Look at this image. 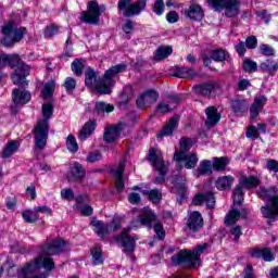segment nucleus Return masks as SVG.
<instances>
[{"label":"nucleus","mask_w":278,"mask_h":278,"mask_svg":"<svg viewBox=\"0 0 278 278\" xmlns=\"http://www.w3.org/2000/svg\"><path fill=\"white\" fill-rule=\"evenodd\" d=\"M66 250V242L62 239H48L41 251L39 256L28 263L20 273L21 278H47V275L41 274L39 277H36V270L39 268H45L46 270H53L55 264L51 258V255H58V253H62V251Z\"/></svg>","instance_id":"f257e3e1"},{"label":"nucleus","mask_w":278,"mask_h":278,"mask_svg":"<svg viewBox=\"0 0 278 278\" xmlns=\"http://www.w3.org/2000/svg\"><path fill=\"white\" fill-rule=\"evenodd\" d=\"M127 66L119 64L111 67L104 73L103 78L99 77V73L92 68H87L85 72V84L90 90H97L99 94H111L114 88V78L118 77V73H123Z\"/></svg>","instance_id":"f03ea898"},{"label":"nucleus","mask_w":278,"mask_h":278,"mask_svg":"<svg viewBox=\"0 0 278 278\" xmlns=\"http://www.w3.org/2000/svg\"><path fill=\"white\" fill-rule=\"evenodd\" d=\"M8 65L14 68V73L12 75L13 84L15 86H22V88H25V86H27V80L25 77H27V75H29V71H31L29 65L21 61V58L17 54L0 55V68H3V66Z\"/></svg>","instance_id":"7ed1b4c3"},{"label":"nucleus","mask_w":278,"mask_h":278,"mask_svg":"<svg viewBox=\"0 0 278 278\" xmlns=\"http://www.w3.org/2000/svg\"><path fill=\"white\" fill-rule=\"evenodd\" d=\"M42 115L46 119H39L35 126V147L43 149L47 147V139L49 138V118L53 116V104L47 102L42 105Z\"/></svg>","instance_id":"20e7f679"},{"label":"nucleus","mask_w":278,"mask_h":278,"mask_svg":"<svg viewBox=\"0 0 278 278\" xmlns=\"http://www.w3.org/2000/svg\"><path fill=\"white\" fill-rule=\"evenodd\" d=\"M257 194L260 199L267 201L266 205L261 207L263 216L269 220H275V218L278 216L277 188L274 187L270 190H266L264 187H261Z\"/></svg>","instance_id":"39448f33"},{"label":"nucleus","mask_w":278,"mask_h":278,"mask_svg":"<svg viewBox=\"0 0 278 278\" xmlns=\"http://www.w3.org/2000/svg\"><path fill=\"white\" fill-rule=\"evenodd\" d=\"M207 249V244L198 245L192 251L181 250L172 257L173 264H186L189 268L197 269L201 266V254Z\"/></svg>","instance_id":"423d86ee"},{"label":"nucleus","mask_w":278,"mask_h":278,"mask_svg":"<svg viewBox=\"0 0 278 278\" xmlns=\"http://www.w3.org/2000/svg\"><path fill=\"white\" fill-rule=\"evenodd\" d=\"M3 38L1 40L4 47H12L15 42H21L25 36V28L16 27L14 21H10L4 26H2Z\"/></svg>","instance_id":"0eeeda50"},{"label":"nucleus","mask_w":278,"mask_h":278,"mask_svg":"<svg viewBox=\"0 0 278 278\" xmlns=\"http://www.w3.org/2000/svg\"><path fill=\"white\" fill-rule=\"evenodd\" d=\"M260 186V179L255 176H242L239 178V185L235 188L232 192V199L235 205H240L244 201V192L242 188L251 190L252 188H257Z\"/></svg>","instance_id":"6e6552de"},{"label":"nucleus","mask_w":278,"mask_h":278,"mask_svg":"<svg viewBox=\"0 0 278 278\" xmlns=\"http://www.w3.org/2000/svg\"><path fill=\"white\" fill-rule=\"evenodd\" d=\"M122 222L123 219H121V217L115 216L109 224H105L99 219H94L91 222V226L94 233H97L100 238H105L108 233H115V231H118V229H121Z\"/></svg>","instance_id":"1a4fd4ad"},{"label":"nucleus","mask_w":278,"mask_h":278,"mask_svg":"<svg viewBox=\"0 0 278 278\" xmlns=\"http://www.w3.org/2000/svg\"><path fill=\"white\" fill-rule=\"evenodd\" d=\"M148 157L153 168H155V170H157L160 175V177L155 179V184H162V181H164V175H166V164H164L162 151L159 149L152 148L150 149Z\"/></svg>","instance_id":"9d476101"},{"label":"nucleus","mask_w":278,"mask_h":278,"mask_svg":"<svg viewBox=\"0 0 278 278\" xmlns=\"http://www.w3.org/2000/svg\"><path fill=\"white\" fill-rule=\"evenodd\" d=\"M208 5H212L216 12L226 10V16H237L240 3L238 0H207Z\"/></svg>","instance_id":"9b49d317"},{"label":"nucleus","mask_w":278,"mask_h":278,"mask_svg":"<svg viewBox=\"0 0 278 278\" xmlns=\"http://www.w3.org/2000/svg\"><path fill=\"white\" fill-rule=\"evenodd\" d=\"M146 8V0H139L137 3H134L132 0H119L118 2V10L124 16H136Z\"/></svg>","instance_id":"f8f14e48"},{"label":"nucleus","mask_w":278,"mask_h":278,"mask_svg":"<svg viewBox=\"0 0 278 278\" xmlns=\"http://www.w3.org/2000/svg\"><path fill=\"white\" fill-rule=\"evenodd\" d=\"M99 16H101V9L99 3L90 1L87 7V12H83V23H89V25H97L99 23Z\"/></svg>","instance_id":"ddd939ff"},{"label":"nucleus","mask_w":278,"mask_h":278,"mask_svg":"<svg viewBox=\"0 0 278 278\" xmlns=\"http://www.w3.org/2000/svg\"><path fill=\"white\" fill-rule=\"evenodd\" d=\"M174 160L181 166L184 164L185 168L190 170L199 164V156L197 154H188L184 151H176L174 154Z\"/></svg>","instance_id":"4468645a"},{"label":"nucleus","mask_w":278,"mask_h":278,"mask_svg":"<svg viewBox=\"0 0 278 278\" xmlns=\"http://www.w3.org/2000/svg\"><path fill=\"white\" fill-rule=\"evenodd\" d=\"M129 231H131V227L124 228L122 233L116 237L117 242L122 244L125 253H132L136 247V241L129 237Z\"/></svg>","instance_id":"2eb2a0df"},{"label":"nucleus","mask_w":278,"mask_h":278,"mask_svg":"<svg viewBox=\"0 0 278 278\" xmlns=\"http://www.w3.org/2000/svg\"><path fill=\"white\" fill-rule=\"evenodd\" d=\"M136 121H138V115L131 112L126 116V123H121L115 126V129L119 138H124V136H127L131 131V125H134Z\"/></svg>","instance_id":"dca6fc26"},{"label":"nucleus","mask_w":278,"mask_h":278,"mask_svg":"<svg viewBox=\"0 0 278 278\" xmlns=\"http://www.w3.org/2000/svg\"><path fill=\"white\" fill-rule=\"evenodd\" d=\"M14 105H25L31 101V93L27 90L14 89L12 92Z\"/></svg>","instance_id":"f3484780"},{"label":"nucleus","mask_w":278,"mask_h":278,"mask_svg":"<svg viewBox=\"0 0 278 278\" xmlns=\"http://www.w3.org/2000/svg\"><path fill=\"white\" fill-rule=\"evenodd\" d=\"M193 205H203L206 204L207 207L212 208L216 204V198L214 193H199L193 198Z\"/></svg>","instance_id":"a211bd4d"},{"label":"nucleus","mask_w":278,"mask_h":278,"mask_svg":"<svg viewBox=\"0 0 278 278\" xmlns=\"http://www.w3.org/2000/svg\"><path fill=\"white\" fill-rule=\"evenodd\" d=\"M123 173H125V161H122L119 165L112 169V174L115 177V188L121 192L125 188V182L123 181Z\"/></svg>","instance_id":"6ab92c4d"},{"label":"nucleus","mask_w":278,"mask_h":278,"mask_svg":"<svg viewBox=\"0 0 278 278\" xmlns=\"http://www.w3.org/2000/svg\"><path fill=\"white\" fill-rule=\"evenodd\" d=\"M187 225L191 231H199V229L203 227V217L201 216V213L197 211L190 213Z\"/></svg>","instance_id":"aec40b11"},{"label":"nucleus","mask_w":278,"mask_h":278,"mask_svg":"<svg viewBox=\"0 0 278 278\" xmlns=\"http://www.w3.org/2000/svg\"><path fill=\"white\" fill-rule=\"evenodd\" d=\"M266 97L260 96L254 99L253 104L250 108V116L251 118H257L260 116V112L262 111V108L266 105Z\"/></svg>","instance_id":"412c9836"},{"label":"nucleus","mask_w":278,"mask_h":278,"mask_svg":"<svg viewBox=\"0 0 278 278\" xmlns=\"http://www.w3.org/2000/svg\"><path fill=\"white\" fill-rule=\"evenodd\" d=\"M251 255L252 257H262L265 262H273L275 260V254L268 248H265V249L253 248L251 250Z\"/></svg>","instance_id":"4be33fe9"},{"label":"nucleus","mask_w":278,"mask_h":278,"mask_svg":"<svg viewBox=\"0 0 278 278\" xmlns=\"http://www.w3.org/2000/svg\"><path fill=\"white\" fill-rule=\"evenodd\" d=\"M187 16L190 21H203L205 13L203 12V8L199 4H191L187 11Z\"/></svg>","instance_id":"5701e85b"},{"label":"nucleus","mask_w":278,"mask_h":278,"mask_svg":"<svg viewBox=\"0 0 278 278\" xmlns=\"http://www.w3.org/2000/svg\"><path fill=\"white\" fill-rule=\"evenodd\" d=\"M205 114L207 116V119L205 122L206 127H214L217 123L220 121V114H218V111L214 106H208L205 110Z\"/></svg>","instance_id":"b1692460"},{"label":"nucleus","mask_w":278,"mask_h":278,"mask_svg":"<svg viewBox=\"0 0 278 278\" xmlns=\"http://www.w3.org/2000/svg\"><path fill=\"white\" fill-rule=\"evenodd\" d=\"M233 181H236V178L231 175L222 176L216 180L215 186L217 190H231Z\"/></svg>","instance_id":"393cba45"},{"label":"nucleus","mask_w":278,"mask_h":278,"mask_svg":"<svg viewBox=\"0 0 278 278\" xmlns=\"http://www.w3.org/2000/svg\"><path fill=\"white\" fill-rule=\"evenodd\" d=\"M94 129H97V122L94 121L87 122L80 129L78 139L87 140V138H90V136H92V132L94 131Z\"/></svg>","instance_id":"a878e982"},{"label":"nucleus","mask_w":278,"mask_h":278,"mask_svg":"<svg viewBox=\"0 0 278 278\" xmlns=\"http://www.w3.org/2000/svg\"><path fill=\"white\" fill-rule=\"evenodd\" d=\"M179 125L178 117H172L167 125L161 130V134L157 135V138H164V136H170L175 129H177Z\"/></svg>","instance_id":"bb28decb"},{"label":"nucleus","mask_w":278,"mask_h":278,"mask_svg":"<svg viewBox=\"0 0 278 278\" xmlns=\"http://www.w3.org/2000/svg\"><path fill=\"white\" fill-rule=\"evenodd\" d=\"M18 147H21V143L16 140L9 141L2 151V157L8 159L12 157L16 151H18Z\"/></svg>","instance_id":"cd10ccee"},{"label":"nucleus","mask_w":278,"mask_h":278,"mask_svg":"<svg viewBox=\"0 0 278 278\" xmlns=\"http://www.w3.org/2000/svg\"><path fill=\"white\" fill-rule=\"evenodd\" d=\"M138 220L141 225H146L149 227L152 220H155V214L151 208L144 207L142 213L139 215Z\"/></svg>","instance_id":"c85d7f7f"},{"label":"nucleus","mask_w":278,"mask_h":278,"mask_svg":"<svg viewBox=\"0 0 278 278\" xmlns=\"http://www.w3.org/2000/svg\"><path fill=\"white\" fill-rule=\"evenodd\" d=\"M194 177L201 175H212V161H202L200 167L193 172Z\"/></svg>","instance_id":"c756f323"},{"label":"nucleus","mask_w":278,"mask_h":278,"mask_svg":"<svg viewBox=\"0 0 278 278\" xmlns=\"http://www.w3.org/2000/svg\"><path fill=\"white\" fill-rule=\"evenodd\" d=\"M172 54H173V47L163 46L156 50L154 54V60H156V62H160L162 60H166V58H168V55H172Z\"/></svg>","instance_id":"7c9ffc66"},{"label":"nucleus","mask_w":278,"mask_h":278,"mask_svg":"<svg viewBox=\"0 0 278 278\" xmlns=\"http://www.w3.org/2000/svg\"><path fill=\"white\" fill-rule=\"evenodd\" d=\"M53 92H55V81L50 80L43 85L41 97L42 99H51V97H53Z\"/></svg>","instance_id":"2f4dec72"},{"label":"nucleus","mask_w":278,"mask_h":278,"mask_svg":"<svg viewBox=\"0 0 278 278\" xmlns=\"http://www.w3.org/2000/svg\"><path fill=\"white\" fill-rule=\"evenodd\" d=\"M194 75H197L194 73V70L189 68V67H175L174 68V77L186 78V77H194Z\"/></svg>","instance_id":"473e14b6"},{"label":"nucleus","mask_w":278,"mask_h":278,"mask_svg":"<svg viewBox=\"0 0 278 278\" xmlns=\"http://www.w3.org/2000/svg\"><path fill=\"white\" fill-rule=\"evenodd\" d=\"M119 135L118 131L116 130L115 126H110L109 128L105 129L104 131V140L106 142H114V140H118Z\"/></svg>","instance_id":"72a5a7b5"},{"label":"nucleus","mask_w":278,"mask_h":278,"mask_svg":"<svg viewBox=\"0 0 278 278\" xmlns=\"http://www.w3.org/2000/svg\"><path fill=\"white\" fill-rule=\"evenodd\" d=\"M241 213L236 208H231L230 212L226 215L225 225H235L240 220Z\"/></svg>","instance_id":"f704fd0d"},{"label":"nucleus","mask_w":278,"mask_h":278,"mask_svg":"<svg viewBox=\"0 0 278 278\" xmlns=\"http://www.w3.org/2000/svg\"><path fill=\"white\" fill-rule=\"evenodd\" d=\"M261 70L269 73V75H275L276 71H278V64L275 61L267 60L261 64Z\"/></svg>","instance_id":"c9c22d12"},{"label":"nucleus","mask_w":278,"mask_h":278,"mask_svg":"<svg viewBox=\"0 0 278 278\" xmlns=\"http://www.w3.org/2000/svg\"><path fill=\"white\" fill-rule=\"evenodd\" d=\"M214 83L203 84L195 87V92L197 94L207 97L208 94H212V90H214Z\"/></svg>","instance_id":"e433bc0d"},{"label":"nucleus","mask_w":278,"mask_h":278,"mask_svg":"<svg viewBox=\"0 0 278 278\" xmlns=\"http://www.w3.org/2000/svg\"><path fill=\"white\" fill-rule=\"evenodd\" d=\"M96 112L98 114H110V112H114V105L105 102H97Z\"/></svg>","instance_id":"4c0bfd02"},{"label":"nucleus","mask_w":278,"mask_h":278,"mask_svg":"<svg viewBox=\"0 0 278 278\" xmlns=\"http://www.w3.org/2000/svg\"><path fill=\"white\" fill-rule=\"evenodd\" d=\"M248 105L247 100H233L231 102V110L235 114H238L240 112H244Z\"/></svg>","instance_id":"58836bf2"},{"label":"nucleus","mask_w":278,"mask_h":278,"mask_svg":"<svg viewBox=\"0 0 278 278\" xmlns=\"http://www.w3.org/2000/svg\"><path fill=\"white\" fill-rule=\"evenodd\" d=\"M66 147L70 153H77L79 151V144H77V139H75V136L73 135L67 136Z\"/></svg>","instance_id":"ea45409f"},{"label":"nucleus","mask_w":278,"mask_h":278,"mask_svg":"<svg viewBox=\"0 0 278 278\" xmlns=\"http://www.w3.org/2000/svg\"><path fill=\"white\" fill-rule=\"evenodd\" d=\"M92 263L94 266L103 264V255L101 248H93L91 250Z\"/></svg>","instance_id":"a19ab883"},{"label":"nucleus","mask_w":278,"mask_h":278,"mask_svg":"<svg viewBox=\"0 0 278 278\" xmlns=\"http://www.w3.org/2000/svg\"><path fill=\"white\" fill-rule=\"evenodd\" d=\"M24 220L26 223H36L38 220V213L36 212V207L34 210H26L22 214Z\"/></svg>","instance_id":"79ce46f5"},{"label":"nucleus","mask_w":278,"mask_h":278,"mask_svg":"<svg viewBox=\"0 0 278 278\" xmlns=\"http://www.w3.org/2000/svg\"><path fill=\"white\" fill-rule=\"evenodd\" d=\"M142 194H147L152 203H160V201H162V192L157 189L142 191Z\"/></svg>","instance_id":"37998d69"},{"label":"nucleus","mask_w":278,"mask_h":278,"mask_svg":"<svg viewBox=\"0 0 278 278\" xmlns=\"http://www.w3.org/2000/svg\"><path fill=\"white\" fill-rule=\"evenodd\" d=\"M71 173L74 179H81L84 175H86V172H84V167L79 163H75L71 167Z\"/></svg>","instance_id":"c03bdc74"},{"label":"nucleus","mask_w":278,"mask_h":278,"mask_svg":"<svg viewBox=\"0 0 278 278\" xmlns=\"http://www.w3.org/2000/svg\"><path fill=\"white\" fill-rule=\"evenodd\" d=\"M174 192H177L180 197H182L179 201H184V197H186V182L179 181V179L176 180L173 188Z\"/></svg>","instance_id":"a18cd8bd"},{"label":"nucleus","mask_w":278,"mask_h":278,"mask_svg":"<svg viewBox=\"0 0 278 278\" xmlns=\"http://www.w3.org/2000/svg\"><path fill=\"white\" fill-rule=\"evenodd\" d=\"M157 92L153 90H148L143 93V98L146 99V102H148V105H153L159 99Z\"/></svg>","instance_id":"49530a36"},{"label":"nucleus","mask_w":278,"mask_h":278,"mask_svg":"<svg viewBox=\"0 0 278 278\" xmlns=\"http://www.w3.org/2000/svg\"><path fill=\"white\" fill-rule=\"evenodd\" d=\"M243 71H245V73H255L257 71V63L252 60L245 59L243 61Z\"/></svg>","instance_id":"de8ad7c7"},{"label":"nucleus","mask_w":278,"mask_h":278,"mask_svg":"<svg viewBox=\"0 0 278 278\" xmlns=\"http://www.w3.org/2000/svg\"><path fill=\"white\" fill-rule=\"evenodd\" d=\"M227 164H229V160L225 157L215 159L213 162V168H215V170H223Z\"/></svg>","instance_id":"09e8293b"},{"label":"nucleus","mask_w":278,"mask_h":278,"mask_svg":"<svg viewBox=\"0 0 278 278\" xmlns=\"http://www.w3.org/2000/svg\"><path fill=\"white\" fill-rule=\"evenodd\" d=\"M60 27L56 25L52 24L46 27L45 29V38H53V36H56L59 34Z\"/></svg>","instance_id":"8fccbe9b"},{"label":"nucleus","mask_w":278,"mask_h":278,"mask_svg":"<svg viewBox=\"0 0 278 278\" xmlns=\"http://www.w3.org/2000/svg\"><path fill=\"white\" fill-rule=\"evenodd\" d=\"M211 58L215 61V62H223L225 61V59L227 58V52L225 50H214L212 52Z\"/></svg>","instance_id":"3c124183"},{"label":"nucleus","mask_w":278,"mask_h":278,"mask_svg":"<svg viewBox=\"0 0 278 278\" xmlns=\"http://www.w3.org/2000/svg\"><path fill=\"white\" fill-rule=\"evenodd\" d=\"M66 92H73L75 88L77 87V80L73 77H67L64 83Z\"/></svg>","instance_id":"603ef678"},{"label":"nucleus","mask_w":278,"mask_h":278,"mask_svg":"<svg viewBox=\"0 0 278 278\" xmlns=\"http://www.w3.org/2000/svg\"><path fill=\"white\" fill-rule=\"evenodd\" d=\"M72 71L74 74H76L78 77L84 73V63L80 61H74L72 63Z\"/></svg>","instance_id":"864d4df0"},{"label":"nucleus","mask_w":278,"mask_h":278,"mask_svg":"<svg viewBox=\"0 0 278 278\" xmlns=\"http://www.w3.org/2000/svg\"><path fill=\"white\" fill-rule=\"evenodd\" d=\"M247 138L257 140L260 138V130L255 126H250L247 130Z\"/></svg>","instance_id":"5fc2aeb1"},{"label":"nucleus","mask_w":278,"mask_h":278,"mask_svg":"<svg viewBox=\"0 0 278 278\" xmlns=\"http://www.w3.org/2000/svg\"><path fill=\"white\" fill-rule=\"evenodd\" d=\"M153 12H155L157 16H162L164 14V0H156L154 2Z\"/></svg>","instance_id":"6e6d98bb"},{"label":"nucleus","mask_w":278,"mask_h":278,"mask_svg":"<svg viewBox=\"0 0 278 278\" xmlns=\"http://www.w3.org/2000/svg\"><path fill=\"white\" fill-rule=\"evenodd\" d=\"M193 142H192V139L190 138H182L180 140V147H181V150L184 153H186V151H190V147H192Z\"/></svg>","instance_id":"4d7b16f0"},{"label":"nucleus","mask_w":278,"mask_h":278,"mask_svg":"<svg viewBox=\"0 0 278 278\" xmlns=\"http://www.w3.org/2000/svg\"><path fill=\"white\" fill-rule=\"evenodd\" d=\"M61 199H65V201H73V199H75V193L73 192V189H62Z\"/></svg>","instance_id":"13d9d810"},{"label":"nucleus","mask_w":278,"mask_h":278,"mask_svg":"<svg viewBox=\"0 0 278 278\" xmlns=\"http://www.w3.org/2000/svg\"><path fill=\"white\" fill-rule=\"evenodd\" d=\"M260 51L263 55H275V49L268 45H261Z\"/></svg>","instance_id":"bf43d9fd"},{"label":"nucleus","mask_w":278,"mask_h":278,"mask_svg":"<svg viewBox=\"0 0 278 278\" xmlns=\"http://www.w3.org/2000/svg\"><path fill=\"white\" fill-rule=\"evenodd\" d=\"M35 212L37 214H47V216H51V214H53V211L51 210V207L47 205L35 206Z\"/></svg>","instance_id":"052dcab7"},{"label":"nucleus","mask_w":278,"mask_h":278,"mask_svg":"<svg viewBox=\"0 0 278 278\" xmlns=\"http://www.w3.org/2000/svg\"><path fill=\"white\" fill-rule=\"evenodd\" d=\"M230 236H233L235 240H239L240 236H242V227L240 226H232L229 230Z\"/></svg>","instance_id":"680f3d73"},{"label":"nucleus","mask_w":278,"mask_h":278,"mask_svg":"<svg viewBox=\"0 0 278 278\" xmlns=\"http://www.w3.org/2000/svg\"><path fill=\"white\" fill-rule=\"evenodd\" d=\"M173 110V108H170L169 104L167 103H160L156 108V112H160V114H168V112H170Z\"/></svg>","instance_id":"e2e57ef3"},{"label":"nucleus","mask_w":278,"mask_h":278,"mask_svg":"<svg viewBox=\"0 0 278 278\" xmlns=\"http://www.w3.org/2000/svg\"><path fill=\"white\" fill-rule=\"evenodd\" d=\"M245 47L248 49H255V47H257V37L255 36L248 37L245 40Z\"/></svg>","instance_id":"0e129e2a"},{"label":"nucleus","mask_w":278,"mask_h":278,"mask_svg":"<svg viewBox=\"0 0 278 278\" xmlns=\"http://www.w3.org/2000/svg\"><path fill=\"white\" fill-rule=\"evenodd\" d=\"M18 275V267L12 263H8V276L16 277Z\"/></svg>","instance_id":"69168bd1"},{"label":"nucleus","mask_w":278,"mask_h":278,"mask_svg":"<svg viewBox=\"0 0 278 278\" xmlns=\"http://www.w3.org/2000/svg\"><path fill=\"white\" fill-rule=\"evenodd\" d=\"M166 20L168 23H177L179 21V14L175 11H170L167 13Z\"/></svg>","instance_id":"338daca9"},{"label":"nucleus","mask_w":278,"mask_h":278,"mask_svg":"<svg viewBox=\"0 0 278 278\" xmlns=\"http://www.w3.org/2000/svg\"><path fill=\"white\" fill-rule=\"evenodd\" d=\"M267 169L271 170L273 173H278V162L275 160L267 161Z\"/></svg>","instance_id":"774afa93"}]
</instances>
